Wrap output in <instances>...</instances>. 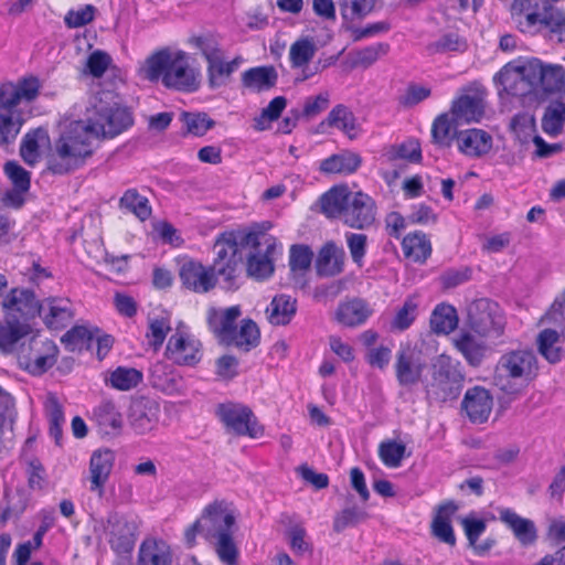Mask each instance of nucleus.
Instances as JSON below:
<instances>
[{"instance_id":"f257e3e1","label":"nucleus","mask_w":565,"mask_h":565,"mask_svg":"<svg viewBox=\"0 0 565 565\" xmlns=\"http://www.w3.org/2000/svg\"><path fill=\"white\" fill-rule=\"evenodd\" d=\"M142 70L150 82H161L177 92L193 93L201 84L200 71L191 66L190 55L182 50L160 49L146 60Z\"/></svg>"},{"instance_id":"f03ea898","label":"nucleus","mask_w":565,"mask_h":565,"mask_svg":"<svg viewBox=\"0 0 565 565\" xmlns=\"http://www.w3.org/2000/svg\"><path fill=\"white\" fill-rule=\"evenodd\" d=\"M321 211L328 218L340 220L354 230L370 228L376 221L377 205L367 193L334 185L322 194Z\"/></svg>"},{"instance_id":"7ed1b4c3","label":"nucleus","mask_w":565,"mask_h":565,"mask_svg":"<svg viewBox=\"0 0 565 565\" xmlns=\"http://www.w3.org/2000/svg\"><path fill=\"white\" fill-rule=\"evenodd\" d=\"M42 88L41 81L26 75L17 82L0 84V145L15 141L23 126L22 113L17 108L21 103L31 104L38 99Z\"/></svg>"},{"instance_id":"20e7f679","label":"nucleus","mask_w":565,"mask_h":565,"mask_svg":"<svg viewBox=\"0 0 565 565\" xmlns=\"http://www.w3.org/2000/svg\"><path fill=\"white\" fill-rule=\"evenodd\" d=\"M95 139L83 122H76L54 140L46 156L47 170L53 174H67L83 167L95 151Z\"/></svg>"},{"instance_id":"39448f33","label":"nucleus","mask_w":565,"mask_h":565,"mask_svg":"<svg viewBox=\"0 0 565 565\" xmlns=\"http://www.w3.org/2000/svg\"><path fill=\"white\" fill-rule=\"evenodd\" d=\"M249 227H241L220 233L214 242V258L212 268L228 289L237 288V278L239 277L243 265L244 255L243 247L247 246L246 238Z\"/></svg>"},{"instance_id":"423d86ee","label":"nucleus","mask_w":565,"mask_h":565,"mask_svg":"<svg viewBox=\"0 0 565 565\" xmlns=\"http://www.w3.org/2000/svg\"><path fill=\"white\" fill-rule=\"evenodd\" d=\"M110 93H103L93 105V115L85 127L94 139H113L134 125V116L128 107L114 102Z\"/></svg>"},{"instance_id":"0eeeda50","label":"nucleus","mask_w":565,"mask_h":565,"mask_svg":"<svg viewBox=\"0 0 565 565\" xmlns=\"http://www.w3.org/2000/svg\"><path fill=\"white\" fill-rule=\"evenodd\" d=\"M250 252L246 258L247 275L256 280H265L274 273V258L280 247L277 238L265 231L250 226L246 235Z\"/></svg>"},{"instance_id":"6e6552de","label":"nucleus","mask_w":565,"mask_h":565,"mask_svg":"<svg viewBox=\"0 0 565 565\" xmlns=\"http://www.w3.org/2000/svg\"><path fill=\"white\" fill-rule=\"evenodd\" d=\"M215 414L225 429L236 436L258 439L265 435L264 425L259 423L252 408L244 404L221 403L217 405Z\"/></svg>"},{"instance_id":"1a4fd4ad","label":"nucleus","mask_w":565,"mask_h":565,"mask_svg":"<svg viewBox=\"0 0 565 565\" xmlns=\"http://www.w3.org/2000/svg\"><path fill=\"white\" fill-rule=\"evenodd\" d=\"M466 323L479 337L500 335L505 324L499 303L489 298H479L468 305Z\"/></svg>"},{"instance_id":"9d476101","label":"nucleus","mask_w":565,"mask_h":565,"mask_svg":"<svg viewBox=\"0 0 565 565\" xmlns=\"http://www.w3.org/2000/svg\"><path fill=\"white\" fill-rule=\"evenodd\" d=\"M494 372L497 379L529 383L539 375L537 358L529 349L512 350L500 356Z\"/></svg>"},{"instance_id":"9b49d317","label":"nucleus","mask_w":565,"mask_h":565,"mask_svg":"<svg viewBox=\"0 0 565 565\" xmlns=\"http://www.w3.org/2000/svg\"><path fill=\"white\" fill-rule=\"evenodd\" d=\"M104 531L110 550L120 557H129L135 548L139 526L136 521L118 512L107 515Z\"/></svg>"},{"instance_id":"f8f14e48","label":"nucleus","mask_w":565,"mask_h":565,"mask_svg":"<svg viewBox=\"0 0 565 565\" xmlns=\"http://www.w3.org/2000/svg\"><path fill=\"white\" fill-rule=\"evenodd\" d=\"M530 60L520 65L505 64L493 77L498 94L524 97L534 93L532 75L527 73Z\"/></svg>"},{"instance_id":"ddd939ff","label":"nucleus","mask_w":565,"mask_h":565,"mask_svg":"<svg viewBox=\"0 0 565 565\" xmlns=\"http://www.w3.org/2000/svg\"><path fill=\"white\" fill-rule=\"evenodd\" d=\"M166 356L182 366H195L203 358V344L193 333L178 329L168 340Z\"/></svg>"},{"instance_id":"4468645a","label":"nucleus","mask_w":565,"mask_h":565,"mask_svg":"<svg viewBox=\"0 0 565 565\" xmlns=\"http://www.w3.org/2000/svg\"><path fill=\"white\" fill-rule=\"evenodd\" d=\"M1 308L9 319H15L29 323L41 313L40 301L34 291L26 288L14 287L3 297Z\"/></svg>"},{"instance_id":"2eb2a0df","label":"nucleus","mask_w":565,"mask_h":565,"mask_svg":"<svg viewBox=\"0 0 565 565\" xmlns=\"http://www.w3.org/2000/svg\"><path fill=\"white\" fill-rule=\"evenodd\" d=\"M179 278L184 289L200 295L213 290L218 281L214 268L196 259H188L181 264Z\"/></svg>"},{"instance_id":"dca6fc26","label":"nucleus","mask_w":565,"mask_h":565,"mask_svg":"<svg viewBox=\"0 0 565 565\" xmlns=\"http://www.w3.org/2000/svg\"><path fill=\"white\" fill-rule=\"evenodd\" d=\"M203 523V539L212 541L222 533L233 531L235 515L225 500H214L202 510L200 516Z\"/></svg>"},{"instance_id":"f3484780","label":"nucleus","mask_w":565,"mask_h":565,"mask_svg":"<svg viewBox=\"0 0 565 565\" xmlns=\"http://www.w3.org/2000/svg\"><path fill=\"white\" fill-rule=\"evenodd\" d=\"M425 369L426 362L422 359V350L409 343L399 347L396 352L394 370L401 385L408 386L418 383Z\"/></svg>"},{"instance_id":"a211bd4d","label":"nucleus","mask_w":565,"mask_h":565,"mask_svg":"<svg viewBox=\"0 0 565 565\" xmlns=\"http://www.w3.org/2000/svg\"><path fill=\"white\" fill-rule=\"evenodd\" d=\"M527 73L532 75L534 92L541 88L546 94L565 89V68L559 64H544L536 57L530 58Z\"/></svg>"},{"instance_id":"6ab92c4d","label":"nucleus","mask_w":565,"mask_h":565,"mask_svg":"<svg viewBox=\"0 0 565 565\" xmlns=\"http://www.w3.org/2000/svg\"><path fill=\"white\" fill-rule=\"evenodd\" d=\"M484 107L483 92L465 87L451 102L450 114L456 121L479 122L484 115Z\"/></svg>"},{"instance_id":"aec40b11","label":"nucleus","mask_w":565,"mask_h":565,"mask_svg":"<svg viewBox=\"0 0 565 565\" xmlns=\"http://www.w3.org/2000/svg\"><path fill=\"white\" fill-rule=\"evenodd\" d=\"M159 404L146 396L134 397L128 409V420L138 434L152 430L159 419Z\"/></svg>"},{"instance_id":"412c9836","label":"nucleus","mask_w":565,"mask_h":565,"mask_svg":"<svg viewBox=\"0 0 565 565\" xmlns=\"http://www.w3.org/2000/svg\"><path fill=\"white\" fill-rule=\"evenodd\" d=\"M116 454L109 448H98L92 452L89 459V490L102 497L105 492V486L109 480Z\"/></svg>"},{"instance_id":"4be33fe9","label":"nucleus","mask_w":565,"mask_h":565,"mask_svg":"<svg viewBox=\"0 0 565 565\" xmlns=\"http://www.w3.org/2000/svg\"><path fill=\"white\" fill-rule=\"evenodd\" d=\"M242 316V307L234 305L227 308L210 307L206 310V326L215 340L222 344L236 327L237 320Z\"/></svg>"},{"instance_id":"5701e85b","label":"nucleus","mask_w":565,"mask_h":565,"mask_svg":"<svg viewBox=\"0 0 565 565\" xmlns=\"http://www.w3.org/2000/svg\"><path fill=\"white\" fill-rule=\"evenodd\" d=\"M431 377L436 384L444 386V388H461L465 382L461 363L444 353L434 359Z\"/></svg>"},{"instance_id":"b1692460","label":"nucleus","mask_w":565,"mask_h":565,"mask_svg":"<svg viewBox=\"0 0 565 565\" xmlns=\"http://www.w3.org/2000/svg\"><path fill=\"white\" fill-rule=\"evenodd\" d=\"M373 315L370 303L360 297L347 298L339 302L334 320L347 328L363 326Z\"/></svg>"},{"instance_id":"393cba45","label":"nucleus","mask_w":565,"mask_h":565,"mask_svg":"<svg viewBox=\"0 0 565 565\" xmlns=\"http://www.w3.org/2000/svg\"><path fill=\"white\" fill-rule=\"evenodd\" d=\"M90 420L103 437H117L121 434L124 418L111 401H103L92 411Z\"/></svg>"},{"instance_id":"a878e982","label":"nucleus","mask_w":565,"mask_h":565,"mask_svg":"<svg viewBox=\"0 0 565 565\" xmlns=\"http://www.w3.org/2000/svg\"><path fill=\"white\" fill-rule=\"evenodd\" d=\"M458 510V505L452 500L443 501L436 507L435 514L430 524V533L439 542L449 546H455L457 539L451 524L452 518Z\"/></svg>"},{"instance_id":"bb28decb","label":"nucleus","mask_w":565,"mask_h":565,"mask_svg":"<svg viewBox=\"0 0 565 565\" xmlns=\"http://www.w3.org/2000/svg\"><path fill=\"white\" fill-rule=\"evenodd\" d=\"M41 316L45 326L53 330L66 328L73 319L71 301L66 298L50 297L40 302Z\"/></svg>"},{"instance_id":"cd10ccee","label":"nucleus","mask_w":565,"mask_h":565,"mask_svg":"<svg viewBox=\"0 0 565 565\" xmlns=\"http://www.w3.org/2000/svg\"><path fill=\"white\" fill-rule=\"evenodd\" d=\"M173 552L162 539L148 536L139 545L137 565H172Z\"/></svg>"},{"instance_id":"c85d7f7f","label":"nucleus","mask_w":565,"mask_h":565,"mask_svg":"<svg viewBox=\"0 0 565 565\" xmlns=\"http://www.w3.org/2000/svg\"><path fill=\"white\" fill-rule=\"evenodd\" d=\"M259 343L260 330L257 323L250 318H245L241 320L239 326L236 324L221 345L247 353L257 348Z\"/></svg>"},{"instance_id":"c756f323","label":"nucleus","mask_w":565,"mask_h":565,"mask_svg":"<svg viewBox=\"0 0 565 565\" xmlns=\"http://www.w3.org/2000/svg\"><path fill=\"white\" fill-rule=\"evenodd\" d=\"M500 521L511 530L514 537L523 545H533L537 540V530L534 522L522 518L511 508L499 510Z\"/></svg>"},{"instance_id":"7c9ffc66","label":"nucleus","mask_w":565,"mask_h":565,"mask_svg":"<svg viewBox=\"0 0 565 565\" xmlns=\"http://www.w3.org/2000/svg\"><path fill=\"white\" fill-rule=\"evenodd\" d=\"M457 146L462 154L478 158L490 151L492 137L482 129L470 128L458 132Z\"/></svg>"},{"instance_id":"2f4dec72","label":"nucleus","mask_w":565,"mask_h":565,"mask_svg":"<svg viewBox=\"0 0 565 565\" xmlns=\"http://www.w3.org/2000/svg\"><path fill=\"white\" fill-rule=\"evenodd\" d=\"M345 253L334 242H327L319 250L316 269L321 277H334L344 270Z\"/></svg>"},{"instance_id":"473e14b6","label":"nucleus","mask_w":565,"mask_h":565,"mask_svg":"<svg viewBox=\"0 0 565 565\" xmlns=\"http://www.w3.org/2000/svg\"><path fill=\"white\" fill-rule=\"evenodd\" d=\"M493 406L490 391H467L461 407L471 423L482 424L488 420Z\"/></svg>"},{"instance_id":"72a5a7b5","label":"nucleus","mask_w":565,"mask_h":565,"mask_svg":"<svg viewBox=\"0 0 565 565\" xmlns=\"http://www.w3.org/2000/svg\"><path fill=\"white\" fill-rule=\"evenodd\" d=\"M243 62L244 58L241 55L235 56L231 61H225L224 52L207 61L206 76L209 86L211 88H217L226 85Z\"/></svg>"},{"instance_id":"f704fd0d","label":"nucleus","mask_w":565,"mask_h":565,"mask_svg":"<svg viewBox=\"0 0 565 565\" xmlns=\"http://www.w3.org/2000/svg\"><path fill=\"white\" fill-rule=\"evenodd\" d=\"M241 81L243 87L250 92H268L276 86L278 73L273 65L254 66L242 73Z\"/></svg>"},{"instance_id":"c9c22d12","label":"nucleus","mask_w":565,"mask_h":565,"mask_svg":"<svg viewBox=\"0 0 565 565\" xmlns=\"http://www.w3.org/2000/svg\"><path fill=\"white\" fill-rule=\"evenodd\" d=\"M401 246L405 258L417 264L426 263L433 253L430 237L423 231H413L406 234Z\"/></svg>"},{"instance_id":"e433bc0d","label":"nucleus","mask_w":565,"mask_h":565,"mask_svg":"<svg viewBox=\"0 0 565 565\" xmlns=\"http://www.w3.org/2000/svg\"><path fill=\"white\" fill-rule=\"evenodd\" d=\"M361 164L362 158L359 153L342 151L321 160L319 170L323 174L350 175L355 173Z\"/></svg>"},{"instance_id":"4c0bfd02","label":"nucleus","mask_w":565,"mask_h":565,"mask_svg":"<svg viewBox=\"0 0 565 565\" xmlns=\"http://www.w3.org/2000/svg\"><path fill=\"white\" fill-rule=\"evenodd\" d=\"M382 156L390 163L403 161L417 164L423 160L422 147L416 138H407L399 143L385 147Z\"/></svg>"},{"instance_id":"58836bf2","label":"nucleus","mask_w":565,"mask_h":565,"mask_svg":"<svg viewBox=\"0 0 565 565\" xmlns=\"http://www.w3.org/2000/svg\"><path fill=\"white\" fill-rule=\"evenodd\" d=\"M297 311V301L288 295L275 296L266 308L267 320L273 326L288 324Z\"/></svg>"},{"instance_id":"ea45409f","label":"nucleus","mask_w":565,"mask_h":565,"mask_svg":"<svg viewBox=\"0 0 565 565\" xmlns=\"http://www.w3.org/2000/svg\"><path fill=\"white\" fill-rule=\"evenodd\" d=\"M458 132L455 119L450 118V114H439L430 127L431 142L438 148L448 149L455 140L457 141Z\"/></svg>"},{"instance_id":"a19ab883","label":"nucleus","mask_w":565,"mask_h":565,"mask_svg":"<svg viewBox=\"0 0 565 565\" xmlns=\"http://www.w3.org/2000/svg\"><path fill=\"white\" fill-rule=\"evenodd\" d=\"M50 146V136L45 128L39 127L24 135L20 146V154L25 163L34 166L40 161V149Z\"/></svg>"},{"instance_id":"79ce46f5","label":"nucleus","mask_w":565,"mask_h":565,"mask_svg":"<svg viewBox=\"0 0 565 565\" xmlns=\"http://www.w3.org/2000/svg\"><path fill=\"white\" fill-rule=\"evenodd\" d=\"M461 525L468 544L472 548L475 555H486L491 550L493 541L487 540L483 543H478V540L486 532L487 522L483 519L466 516L461 520Z\"/></svg>"},{"instance_id":"37998d69","label":"nucleus","mask_w":565,"mask_h":565,"mask_svg":"<svg viewBox=\"0 0 565 565\" xmlns=\"http://www.w3.org/2000/svg\"><path fill=\"white\" fill-rule=\"evenodd\" d=\"M327 124L331 128H337L347 135L350 139L356 137L358 122L353 111L343 104L335 105L328 114L321 125Z\"/></svg>"},{"instance_id":"c03bdc74","label":"nucleus","mask_w":565,"mask_h":565,"mask_svg":"<svg viewBox=\"0 0 565 565\" xmlns=\"http://www.w3.org/2000/svg\"><path fill=\"white\" fill-rule=\"evenodd\" d=\"M559 342V333L550 328L541 330L536 337L539 353L551 364H556L563 359L564 350Z\"/></svg>"},{"instance_id":"a18cd8bd","label":"nucleus","mask_w":565,"mask_h":565,"mask_svg":"<svg viewBox=\"0 0 565 565\" xmlns=\"http://www.w3.org/2000/svg\"><path fill=\"white\" fill-rule=\"evenodd\" d=\"M454 344L470 365H480L484 358L486 345L478 341L470 331H461L454 340Z\"/></svg>"},{"instance_id":"49530a36","label":"nucleus","mask_w":565,"mask_h":565,"mask_svg":"<svg viewBox=\"0 0 565 565\" xmlns=\"http://www.w3.org/2000/svg\"><path fill=\"white\" fill-rule=\"evenodd\" d=\"M542 130L551 138L563 134L565 127V103H551L544 110L541 119Z\"/></svg>"},{"instance_id":"de8ad7c7","label":"nucleus","mask_w":565,"mask_h":565,"mask_svg":"<svg viewBox=\"0 0 565 565\" xmlns=\"http://www.w3.org/2000/svg\"><path fill=\"white\" fill-rule=\"evenodd\" d=\"M458 326V315L454 306L440 303L430 316V328L437 334H449Z\"/></svg>"},{"instance_id":"09e8293b","label":"nucleus","mask_w":565,"mask_h":565,"mask_svg":"<svg viewBox=\"0 0 565 565\" xmlns=\"http://www.w3.org/2000/svg\"><path fill=\"white\" fill-rule=\"evenodd\" d=\"M30 332V324L21 320L4 318L0 322V349L10 351Z\"/></svg>"},{"instance_id":"8fccbe9b","label":"nucleus","mask_w":565,"mask_h":565,"mask_svg":"<svg viewBox=\"0 0 565 565\" xmlns=\"http://www.w3.org/2000/svg\"><path fill=\"white\" fill-rule=\"evenodd\" d=\"M119 207L132 213L141 222L147 221L152 214L149 200L137 189H128L124 192L119 200Z\"/></svg>"},{"instance_id":"3c124183","label":"nucleus","mask_w":565,"mask_h":565,"mask_svg":"<svg viewBox=\"0 0 565 565\" xmlns=\"http://www.w3.org/2000/svg\"><path fill=\"white\" fill-rule=\"evenodd\" d=\"M214 547L218 561L223 565H237L239 561V548L234 540V533H222L207 541Z\"/></svg>"},{"instance_id":"603ef678","label":"nucleus","mask_w":565,"mask_h":565,"mask_svg":"<svg viewBox=\"0 0 565 565\" xmlns=\"http://www.w3.org/2000/svg\"><path fill=\"white\" fill-rule=\"evenodd\" d=\"M183 134L203 137L215 126V121L205 113L182 111L180 114Z\"/></svg>"},{"instance_id":"864d4df0","label":"nucleus","mask_w":565,"mask_h":565,"mask_svg":"<svg viewBox=\"0 0 565 565\" xmlns=\"http://www.w3.org/2000/svg\"><path fill=\"white\" fill-rule=\"evenodd\" d=\"M515 17L520 31L524 33H534L541 26H547L552 30H563V26H565V19L554 22L553 17H546L542 12H531Z\"/></svg>"},{"instance_id":"5fc2aeb1","label":"nucleus","mask_w":565,"mask_h":565,"mask_svg":"<svg viewBox=\"0 0 565 565\" xmlns=\"http://www.w3.org/2000/svg\"><path fill=\"white\" fill-rule=\"evenodd\" d=\"M142 380L141 371L135 367L118 366L105 377V384L113 388H136Z\"/></svg>"},{"instance_id":"6e6d98bb","label":"nucleus","mask_w":565,"mask_h":565,"mask_svg":"<svg viewBox=\"0 0 565 565\" xmlns=\"http://www.w3.org/2000/svg\"><path fill=\"white\" fill-rule=\"evenodd\" d=\"M317 46L309 36L296 40L289 47V62L292 68L307 66L315 57Z\"/></svg>"},{"instance_id":"4d7b16f0","label":"nucleus","mask_w":565,"mask_h":565,"mask_svg":"<svg viewBox=\"0 0 565 565\" xmlns=\"http://www.w3.org/2000/svg\"><path fill=\"white\" fill-rule=\"evenodd\" d=\"M433 53H463L468 49L467 39L456 31H450L441 34L438 40L430 43L428 46Z\"/></svg>"},{"instance_id":"13d9d810","label":"nucleus","mask_w":565,"mask_h":565,"mask_svg":"<svg viewBox=\"0 0 565 565\" xmlns=\"http://www.w3.org/2000/svg\"><path fill=\"white\" fill-rule=\"evenodd\" d=\"M390 49L391 46L388 43L380 42L358 50L354 53L352 66L367 68L381 56H385L390 52Z\"/></svg>"},{"instance_id":"bf43d9fd","label":"nucleus","mask_w":565,"mask_h":565,"mask_svg":"<svg viewBox=\"0 0 565 565\" xmlns=\"http://www.w3.org/2000/svg\"><path fill=\"white\" fill-rule=\"evenodd\" d=\"M171 331V320L169 317H156L149 320L146 338L149 345L158 351L164 343L168 333Z\"/></svg>"},{"instance_id":"052dcab7","label":"nucleus","mask_w":565,"mask_h":565,"mask_svg":"<svg viewBox=\"0 0 565 565\" xmlns=\"http://www.w3.org/2000/svg\"><path fill=\"white\" fill-rule=\"evenodd\" d=\"M406 446L395 440H385L379 445V458L387 468H398L405 457Z\"/></svg>"},{"instance_id":"680f3d73","label":"nucleus","mask_w":565,"mask_h":565,"mask_svg":"<svg viewBox=\"0 0 565 565\" xmlns=\"http://www.w3.org/2000/svg\"><path fill=\"white\" fill-rule=\"evenodd\" d=\"M416 316L417 303L412 297H408L392 319L391 330L399 332L407 330L414 323Z\"/></svg>"},{"instance_id":"e2e57ef3","label":"nucleus","mask_w":565,"mask_h":565,"mask_svg":"<svg viewBox=\"0 0 565 565\" xmlns=\"http://www.w3.org/2000/svg\"><path fill=\"white\" fill-rule=\"evenodd\" d=\"M188 42L192 47L201 52L206 62L223 53L218 40L211 33L192 35Z\"/></svg>"},{"instance_id":"0e129e2a","label":"nucleus","mask_w":565,"mask_h":565,"mask_svg":"<svg viewBox=\"0 0 565 565\" xmlns=\"http://www.w3.org/2000/svg\"><path fill=\"white\" fill-rule=\"evenodd\" d=\"M376 0H343L342 15L345 20L361 21L375 8Z\"/></svg>"},{"instance_id":"69168bd1","label":"nucleus","mask_w":565,"mask_h":565,"mask_svg":"<svg viewBox=\"0 0 565 565\" xmlns=\"http://www.w3.org/2000/svg\"><path fill=\"white\" fill-rule=\"evenodd\" d=\"M62 341L72 350L89 349L94 342L93 332L84 326H75L63 335Z\"/></svg>"},{"instance_id":"338daca9","label":"nucleus","mask_w":565,"mask_h":565,"mask_svg":"<svg viewBox=\"0 0 565 565\" xmlns=\"http://www.w3.org/2000/svg\"><path fill=\"white\" fill-rule=\"evenodd\" d=\"M345 242L349 248L352 262L359 267L364 266V258L367 249V236L362 233H345Z\"/></svg>"},{"instance_id":"774afa93","label":"nucleus","mask_w":565,"mask_h":565,"mask_svg":"<svg viewBox=\"0 0 565 565\" xmlns=\"http://www.w3.org/2000/svg\"><path fill=\"white\" fill-rule=\"evenodd\" d=\"M4 172L11 181L13 189L19 192H28L31 186V173L15 161L4 164Z\"/></svg>"}]
</instances>
